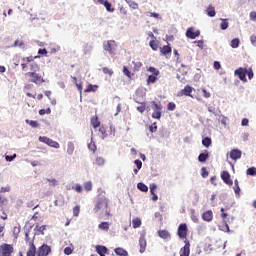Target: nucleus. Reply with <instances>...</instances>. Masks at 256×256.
I'll use <instances>...</instances> for the list:
<instances>
[{"mask_svg": "<svg viewBox=\"0 0 256 256\" xmlns=\"http://www.w3.org/2000/svg\"><path fill=\"white\" fill-rule=\"evenodd\" d=\"M79 213H81V207L80 206H75L73 208V215H74V217H79Z\"/></svg>", "mask_w": 256, "mask_h": 256, "instance_id": "obj_50", "label": "nucleus"}, {"mask_svg": "<svg viewBox=\"0 0 256 256\" xmlns=\"http://www.w3.org/2000/svg\"><path fill=\"white\" fill-rule=\"evenodd\" d=\"M193 91H195L193 87H191L190 85H186L184 89L180 90L177 93V97H191L193 99V95H191Z\"/></svg>", "mask_w": 256, "mask_h": 256, "instance_id": "obj_10", "label": "nucleus"}, {"mask_svg": "<svg viewBox=\"0 0 256 256\" xmlns=\"http://www.w3.org/2000/svg\"><path fill=\"white\" fill-rule=\"evenodd\" d=\"M201 171H202V177H203L204 179L207 178V177H209V171H207V168L203 167V168L201 169Z\"/></svg>", "mask_w": 256, "mask_h": 256, "instance_id": "obj_56", "label": "nucleus"}, {"mask_svg": "<svg viewBox=\"0 0 256 256\" xmlns=\"http://www.w3.org/2000/svg\"><path fill=\"white\" fill-rule=\"evenodd\" d=\"M35 59H39V56H28L21 58L22 71H27V69L30 67V72L26 73V77L30 78V83L42 85V83H45V79H43L41 74L37 73L38 71H41V66H39L37 62H34ZM27 63H30L29 67L27 66Z\"/></svg>", "mask_w": 256, "mask_h": 256, "instance_id": "obj_1", "label": "nucleus"}, {"mask_svg": "<svg viewBox=\"0 0 256 256\" xmlns=\"http://www.w3.org/2000/svg\"><path fill=\"white\" fill-rule=\"evenodd\" d=\"M91 125L97 129V127H101V122L99 121V118L97 116H93L91 118Z\"/></svg>", "mask_w": 256, "mask_h": 256, "instance_id": "obj_28", "label": "nucleus"}, {"mask_svg": "<svg viewBox=\"0 0 256 256\" xmlns=\"http://www.w3.org/2000/svg\"><path fill=\"white\" fill-rule=\"evenodd\" d=\"M140 253H145L147 249V240L145 239V234H141L139 238Z\"/></svg>", "mask_w": 256, "mask_h": 256, "instance_id": "obj_15", "label": "nucleus"}, {"mask_svg": "<svg viewBox=\"0 0 256 256\" xmlns=\"http://www.w3.org/2000/svg\"><path fill=\"white\" fill-rule=\"evenodd\" d=\"M104 5L106 11H108V13H113L115 11V8H113V5L111 4V2L109 1H104V3L102 4Z\"/></svg>", "mask_w": 256, "mask_h": 256, "instance_id": "obj_26", "label": "nucleus"}, {"mask_svg": "<svg viewBox=\"0 0 256 256\" xmlns=\"http://www.w3.org/2000/svg\"><path fill=\"white\" fill-rule=\"evenodd\" d=\"M16 157H17V154H13V155H11V156L7 155V156L5 157V159H6V161L11 162V161H13Z\"/></svg>", "mask_w": 256, "mask_h": 256, "instance_id": "obj_61", "label": "nucleus"}, {"mask_svg": "<svg viewBox=\"0 0 256 256\" xmlns=\"http://www.w3.org/2000/svg\"><path fill=\"white\" fill-rule=\"evenodd\" d=\"M207 159H209V152H207V150L203 153H200L198 156V161L200 163H205V161H207Z\"/></svg>", "mask_w": 256, "mask_h": 256, "instance_id": "obj_20", "label": "nucleus"}, {"mask_svg": "<svg viewBox=\"0 0 256 256\" xmlns=\"http://www.w3.org/2000/svg\"><path fill=\"white\" fill-rule=\"evenodd\" d=\"M13 251L14 248L11 244L4 243L0 245V256H11L13 255Z\"/></svg>", "mask_w": 256, "mask_h": 256, "instance_id": "obj_7", "label": "nucleus"}, {"mask_svg": "<svg viewBox=\"0 0 256 256\" xmlns=\"http://www.w3.org/2000/svg\"><path fill=\"white\" fill-rule=\"evenodd\" d=\"M119 13L120 15H127V8L123 7V6H119Z\"/></svg>", "mask_w": 256, "mask_h": 256, "instance_id": "obj_57", "label": "nucleus"}, {"mask_svg": "<svg viewBox=\"0 0 256 256\" xmlns=\"http://www.w3.org/2000/svg\"><path fill=\"white\" fill-rule=\"evenodd\" d=\"M251 21H256V12H250Z\"/></svg>", "mask_w": 256, "mask_h": 256, "instance_id": "obj_64", "label": "nucleus"}, {"mask_svg": "<svg viewBox=\"0 0 256 256\" xmlns=\"http://www.w3.org/2000/svg\"><path fill=\"white\" fill-rule=\"evenodd\" d=\"M27 125H30V127H33V129H37V127H39V122L35 121V120H26Z\"/></svg>", "mask_w": 256, "mask_h": 256, "instance_id": "obj_32", "label": "nucleus"}, {"mask_svg": "<svg viewBox=\"0 0 256 256\" xmlns=\"http://www.w3.org/2000/svg\"><path fill=\"white\" fill-rule=\"evenodd\" d=\"M234 75L243 83H247V68L240 67L234 71Z\"/></svg>", "mask_w": 256, "mask_h": 256, "instance_id": "obj_9", "label": "nucleus"}, {"mask_svg": "<svg viewBox=\"0 0 256 256\" xmlns=\"http://www.w3.org/2000/svg\"><path fill=\"white\" fill-rule=\"evenodd\" d=\"M126 3H128L129 7L131 9H139V4L137 2L131 1V0H125Z\"/></svg>", "mask_w": 256, "mask_h": 256, "instance_id": "obj_36", "label": "nucleus"}, {"mask_svg": "<svg viewBox=\"0 0 256 256\" xmlns=\"http://www.w3.org/2000/svg\"><path fill=\"white\" fill-rule=\"evenodd\" d=\"M101 231H109V222H102L98 225Z\"/></svg>", "mask_w": 256, "mask_h": 256, "instance_id": "obj_31", "label": "nucleus"}, {"mask_svg": "<svg viewBox=\"0 0 256 256\" xmlns=\"http://www.w3.org/2000/svg\"><path fill=\"white\" fill-rule=\"evenodd\" d=\"M114 252L118 255V256H129V252H127V250L123 249V248H115Z\"/></svg>", "mask_w": 256, "mask_h": 256, "instance_id": "obj_27", "label": "nucleus"}, {"mask_svg": "<svg viewBox=\"0 0 256 256\" xmlns=\"http://www.w3.org/2000/svg\"><path fill=\"white\" fill-rule=\"evenodd\" d=\"M104 51H107L109 55H115V49H117V43L115 40H108L103 43Z\"/></svg>", "mask_w": 256, "mask_h": 256, "instance_id": "obj_6", "label": "nucleus"}, {"mask_svg": "<svg viewBox=\"0 0 256 256\" xmlns=\"http://www.w3.org/2000/svg\"><path fill=\"white\" fill-rule=\"evenodd\" d=\"M184 243H185L184 247L180 249V256H189V254L191 253V250H190L191 244L187 239L184 241Z\"/></svg>", "mask_w": 256, "mask_h": 256, "instance_id": "obj_12", "label": "nucleus"}, {"mask_svg": "<svg viewBox=\"0 0 256 256\" xmlns=\"http://www.w3.org/2000/svg\"><path fill=\"white\" fill-rule=\"evenodd\" d=\"M151 103L154 105V111H161L162 109L161 104H158L155 101H152Z\"/></svg>", "mask_w": 256, "mask_h": 256, "instance_id": "obj_55", "label": "nucleus"}, {"mask_svg": "<svg viewBox=\"0 0 256 256\" xmlns=\"http://www.w3.org/2000/svg\"><path fill=\"white\" fill-rule=\"evenodd\" d=\"M95 165H98V167L105 165V159L103 157H97L95 160Z\"/></svg>", "mask_w": 256, "mask_h": 256, "instance_id": "obj_38", "label": "nucleus"}, {"mask_svg": "<svg viewBox=\"0 0 256 256\" xmlns=\"http://www.w3.org/2000/svg\"><path fill=\"white\" fill-rule=\"evenodd\" d=\"M50 113H51V108H47L46 110L45 109L39 110V115H50Z\"/></svg>", "mask_w": 256, "mask_h": 256, "instance_id": "obj_52", "label": "nucleus"}, {"mask_svg": "<svg viewBox=\"0 0 256 256\" xmlns=\"http://www.w3.org/2000/svg\"><path fill=\"white\" fill-rule=\"evenodd\" d=\"M88 149L90 151H92L93 153H95L97 151V145L95 144V142L91 141L89 144H88Z\"/></svg>", "mask_w": 256, "mask_h": 256, "instance_id": "obj_43", "label": "nucleus"}, {"mask_svg": "<svg viewBox=\"0 0 256 256\" xmlns=\"http://www.w3.org/2000/svg\"><path fill=\"white\" fill-rule=\"evenodd\" d=\"M102 71H103L104 75H110V77H111V75H113V70H111V69H109L107 67H104L102 69Z\"/></svg>", "mask_w": 256, "mask_h": 256, "instance_id": "obj_54", "label": "nucleus"}, {"mask_svg": "<svg viewBox=\"0 0 256 256\" xmlns=\"http://www.w3.org/2000/svg\"><path fill=\"white\" fill-rule=\"evenodd\" d=\"M107 251H108V249H107V247H105V246H101V245H97V246H96V252H97L98 255H100V256H105V255H107Z\"/></svg>", "mask_w": 256, "mask_h": 256, "instance_id": "obj_18", "label": "nucleus"}, {"mask_svg": "<svg viewBox=\"0 0 256 256\" xmlns=\"http://www.w3.org/2000/svg\"><path fill=\"white\" fill-rule=\"evenodd\" d=\"M148 71H149L150 73H152L153 75H155V76H159V70H157V68H155V67H153V66H150V67L148 68Z\"/></svg>", "mask_w": 256, "mask_h": 256, "instance_id": "obj_49", "label": "nucleus"}, {"mask_svg": "<svg viewBox=\"0 0 256 256\" xmlns=\"http://www.w3.org/2000/svg\"><path fill=\"white\" fill-rule=\"evenodd\" d=\"M13 47L23 48L25 47V42H23V40H16L13 44Z\"/></svg>", "mask_w": 256, "mask_h": 256, "instance_id": "obj_45", "label": "nucleus"}, {"mask_svg": "<svg viewBox=\"0 0 256 256\" xmlns=\"http://www.w3.org/2000/svg\"><path fill=\"white\" fill-rule=\"evenodd\" d=\"M51 253V246L43 244L38 249L34 246V252L29 255V252H26V256H49Z\"/></svg>", "mask_w": 256, "mask_h": 256, "instance_id": "obj_4", "label": "nucleus"}, {"mask_svg": "<svg viewBox=\"0 0 256 256\" xmlns=\"http://www.w3.org/2000/svg\"><path fill=\"white\" fill-rule=\"evenodd\" d=\"M246 75H248V79L250 80L253 79V76H254L253 69L252 68L247 69Z\"/></svg>", "mask_w": 256, "mask_h": 256, "instance_id": "obj_58", "label": "nucleus"}, {"mask_svg": "<svg viewBox=\"0 0 256 256\" xmlns=\"http://www.w3.org/2000/svg\"><path fill=\"white\" fill-rule=\"evenodd\" d=\"M73 253V248L71 247H66L64 249V255H71Z\"/></svg>", "mask_w": 256, "mask_h": 256, "instance_id": "obj_60", "label": "nucleus"}, {"mask_svg": "<svg viewBox=\"0 0 256 256\" xmlns=\"http://www.w3.org/2000/svg\"><path fill=\"white\" fill-rule=\"evenodd\" d=\"M206 13L208 17H215L217 15V12L215 11V7L212 5H209L208 8L206 9Z\"/></svg>", "mask_w": 256, "mask_h": 256, "instance_id": "obj_24", "label": "nucleus"}, {"mask_svg": "<svg viewBox=\"0 0 256 256\" xmlns=\"http://www.w3.org/2000/svg\"><path fill=\"white\" fill-rule=\"evenodd\" d=\"M97 89H99L98 85L89 84L87 86V88L84 90V93H95V91H97Z\"/></svg>", "mask_w": 256, "mask_h": 256, "instance_id": "obj_22", "label": "nucleus"}, {"mask_svg": "<svg viewBox=\"0 0 256 256\" xmlns=\"http://www.w3.org/2000/svg\"><path fill=\"white\" fill-rule=\"evenodd\" d=\"M137 188L139 189V191H142V193H147V191H149V187H147V185H145V183L143 182H139L137 184Z\"/></svg>", "mask_w": 256, "mask_h": 256, "instance_id": "obj_29", "label": "nucleus"}, {"mask_svg": "<svg viewBox=\"0 0 256 256\" xmlns=\"http://www.w3.org/2000/svg\"><path fill=\"white\" fill-rule=\"evenodd\" d=\"M229 155L232 161H237V159H241L242 152L239 149H232Z\"/></svg>", "mask_w": 256, "mask_h": 256, "instance_id": "obj_16", "label": "nucleus"}, {"mask_svg": "<svg viewBox=\"0 0 256 256\" xmlns=\"http://www.w3.org/2000/svg\"><path fill=\"white\" fill-rule=\"evenodd\" d=\"M221 24H220V29H222V31H225V29L229 28V22H227V19H221Z\"/></svg>", "mask_w": 256, "mask_h": 256, "instance_id": "obj_34", "label": "nucleus"}, {"mask_svg": "<svg viewBox=\"0 0 256 256\" xmlns=\"http://www.w3.org/2000/svg\"><path fill=\"white\" fill-rule=\"evenodd\" d=\"M11 191V186H5L0 189V193H9Z\"/></svg>", "mask_w": 256, "mask_h": 256, "instance_id": "obj_59", "label": "nucleus"}, {"mask_svg": "<svg viewBox=\"0 0 256 256\" xmlns=\"http://www.w3.org/2000/svg\"><path fill=\"white\" fill-rule=\"evenodd\" d=\"M150 133H156L157 131V122H154L152 125L149 126Z\"/></svg>", "mask_w": 256, "mask_h": 256, "instance_id": "obj_51", "label": "nucleus"}, {"mask_svg": "<svg viewBox=\"0 0 256 256\" xmlns=\"http://www.w3.org/2000/svg\"><path fill=\"white\" fill-rule=\"evenodd\" d=\"M134 163L138 170L141 169V167H143V162H141V160H135Z\"/></svg>", "mask_w": 256, "mask_h": 256, "instance_id": "obj_62", "label": "nucleus"}, {"mask_svg": "<svg viewBox=\"0 0 256 256\" xmlns=\"http://www.w3.org/2000/svg\"><path fill=\"white\" fill-rule=\"evenodd\" d=\"M221 179L226 185H229L230 187L231 185H233V180H231V174H229L227 171H222Z\"/></svg>", "mask_w": 256, "mask_h": 256, "instance_id": "obj_13", "label": "nucleus"}, {"mask_svg": "<svg viewBox=\"0 0 256 256\" xmlns=\"http://www.w3.org/2000/svg\"><path fill=\"white\" fill-rule=\"evenodd\" d=\"M99 135L101 139H107V137H115V127L111 125L108 131L105 126H100Z\"/></svg>", "mask_w": 256, "mask_h": 256, "instance_id": "obj_5", "label": "nucleus"}, {"mask_svg": "<svg viewBox=\"0 0 256 256\" xmlns=\"http://www.w3.org/2000/svg\"><path fill=\"white\" fill-rule=\"evenodd\" d=\"M152 118L161 119V110H154V112L152 113Z\"/></svg>", "mask_w": 256, "mask_h": 256, "instance_id": "obj_48", "label": "nucleus"}, {"mask_svg": "<svg viewBox=\"0 0 256 256\" xmlns=\"http://www.w3.org/2000/svg\"><path fill=\"white\" fill-rule=\"evenodd\" d=\"M231 47H232V49H237V47H239V39L238 38H234L231 41Z\"/></svg>", "mask_w": 256, "mask_h": 256, "instance_id": "obj_47", "label": "nucleus"}, {"mask_svg": "<svg viewBox=\"0 0 256 256\" xmlns=\"http://www.w3.org/2000/svg\"><path fill=\"white\" fill-rule=\"evenodd\" d=\"M25 241L26 245H28V255H33V252H35V233L31 230L25 231Z\"/></svg>", "mask_w": 256, "mask_h": 256, "instance_id": "obj_3", "label": "nucleus"}, {"mask_svg": "<svg viewBox=\"0 0 256 256\" xmlns=\"http://www.w3.org/2000/svg\"><path fill=\"white\" fill-rule=\"evenodd\" d=\"M73 191H76V193H83V187L81 184H76L72 187Z\"/></svg>", "mask_w": 256, "mask_h": 256, "instance_id": "obj_46", "label": "nucleus"}, {"mask_svg": "<svg viewBox=\"0 0 256 256\" xmlns=\"http://www.w3.org/2000/svg\"><path fill=\"white\" fill-rule=\"evenodd\" d=\"M96 213L100 211V213H104L106 217H111V209H109V201L105 196L100 197L95 205Z\"/></svg>", "mask_w": 256, "mask_h": 256, "instance_id": "obj_2", "label": "nucleus"}, {"mask_svg": "<svg viewBox=\"0 0 256 256\" xmlns=\"http://www.w3.org/2000/svg\"><path fill=\"white\" fill-rule=\"evenodd\" d=\"M141 224H142L141 218H139V217L133 218V220H132L133 229H139V227H141Z\"/></svg>", "mask_w": 256, "mask_h": 256, "instance_id": "obj_25", "label": "nucleus"}, {"mask_svg": "<svg viewBox=\"0 0 256 256\" xmlns=\"http://www.w3.org/2000/svg\"><path fill=\"white\" fill-rule=\"evenodd\" d=\"M141 105L137 107V111L139 113H145V109H147V104L145 102H141Z\"/></svg>", "mask_w": 256, "mask_h": 256, "instance_id": "obj_39", "label": "nucleus"}, {"mask_svg": "<svg viewBox=\"0 0 256 256\" xmlns=\"http://www.w3.org/2000/svg\"><path fill=\"white\" fill-rule=\"evenodd\" d=\"M203 221H206L207 223H210V221H213V211L208 210L202 214Z\"/></svg>", "mask_w": 256, "mask_h": 256, "instance_id": "obj_17", "label": "nucleus"}, {"mask_svg": "<svg viewBox=\"0 0 256 256\" xmlns=\"http://www.w3.org/2000/svg\"><path fill=\"white\" fill-rule=\"evenodd\" d=\"M187 233H189V228H187L186 223H182L178 226L177 235L180 239H187Z\"/></svg>", "mask_w": 256, "mask_h": 256, "instance_id": "obj_11", "label": "nucleus"}, {"mask_svg": "<svg viewBox=\"0 0 256 256\" xmlns=\"http://www.w3.org/2000/svg\"><path fill=\"white\" fill-rule=\"evenodd\" d=\"M176 108H177V105H175L174 102L168 103V106H167L168 111H175Z\"/></svg>", "mask_w": 256, "mask_h": 256, "instance_id": "obj_53", "label": "nucleus"}, {"mask_svg": "<svg viewBox=\"0 0 256 256\" xmlns=\"http://www.w3.org/2000/svg\"><path fill=\"white\" fill-rule=\"evenodd\" d=\"M5 237V223L0 222V239Z\"/></svg>", "mask_w": 256, "mask_h": 256, "instance_id": "obj_40", "label": "nucleus"}, {"mask_svg": "<svg viewBox=\"0 0 256 256\" xmlns=\"http://www.w3.org/2000/svg\"><path fill=\"white\" fill-rule=\"evenodd\" d=\"M233 189L236 195H239L241 193V188L239 187V180L234 181Z\"/></svg>", "mask_w": 256, "mask_h": 256, "instance_id": "obj_33", "label": "nucleus"}, {"mask_svg": "<svg viewBox=\"0 0 256 256\" xmlns=\"http://www.w3.org/2000/svg\"><path fill=\"white\" fill-rule=\"evenodd\" d=\"M157 81V76L155 75H150L147 78V85H151V83H155Z\"/></svg>", "mask_w": 256, "mask_h": 256, "instance_id": "obj_44", "label": "nucleus"}, {"mask_svg": "<svg viewBox=\"0 0 256 256\" xmlns=\"http://www.w3.org/2000/svg\"><path fill=\"white\" fill-rule=\"evenodd\" d=\"M158 236L161 239H171V234L167 230H159L158 231Z\"/></svg>", "mask_w": 256, "mask_h": 256, "instance_id": "obj_19", "label": "nucleus"}, {"mask_svg": "<svg viewBox=\"0 0 256 256\" xmlns=\"http://www.w3.org/2000/svg\"><path fill=\"white\" fill-rule=\"evenodd\" d=\"M149 45L152 49V51H158L159 50V41L157 39H153L149 42Z\"/></svg>", "mask_w": 256, "mask_h": 256, "instance_id": "obj_23", "label": "nucleus"}, {"mask_svg": "<svg viewBox=\"0 0 256 256\" xmlns=\"http://www.w3.org/2000/svg\"><path fill=\"white\" fill-rule=\"evenodd\" d=\"M45 229H47V225H42V226L37 225L35 228L37 235H45V232H44Z\"/></svg>", "mask_w": 256, "mask_h": 256, "instance_id": "obj_30", "label": "nucleus"}, {"mask_svg": "<svg viewBox=\"0 0 256 256\" xmlns=\"http://www.w3.org/2000/svg\"><path fill=\"white\" fill-rule=\"evenodd\" d=\"M201 35V32L199 30L195 31L193 28H188L186 31V37L188 39H197Z\"/></svg>", "mask_w": 256, "mask_h": 256, "instance_id": "obj_14", "label": "nucleus"}, {"mask_svg": "<svg viewBox=\"0 0 256 256\" xmlns=\"http://www.w3.org/2000/svg\"><path fill=\"white\" fill-rule=\"evenodd\" d=\"M39 141L41 143H45L49 147H53V149H59V147H60L59 142L54 141L53 139H51L47 136H40Z\"/></svg>", "mask_w": 256, "mask_h": 256, "instance_id": "obj_8", "label": "nucleus"}, {"mask_svg": "<svg viewBox=\"0 0 256 256\" xmlns=\"http://www.w3.org/2000/svg\"><path fill=\"white\" fill-rule=\"evenodd\" d=\"M250 41H251L253 47H256V36H255V35H252V36L250 37Z\"/></svg>", "mask_w": 256, "mask_h": 256, "instance_id": "obj_63", "label": "nucleus"}, {"mask_svg": "<svg viewBox=\"0 0 256 256\" xmlns=\"http://www.w3.org/2000/svg\"><path fill=\"white\" fill-rule=\"evenodd\" d=\"M84 189L85 191H92L93 189V183H91V181L85 182L84 183Z\"/></svg>", "mask_w": 256, "mask_h": 256, "instance_id": "obj_42", "label": "nucleus"}, {"mask_svg": "<svg viewBox=\"0 0 256 256\" xmlns=\"http://www.w3.org/2000/svg\"><path fill=\"white\" fill-rule=\"evenodd\" d=\"M171 51H173V49L169 45H165L163 47H160V53L162 55H169L171 53Z\"/></svg>", "mask_w": 256, "mask_h": 256, "instance_id": "obj_21", "label": "nucleus"}, {"mask_svg": "<svg viewBox=\"0 0 256 256\" xmlns=\"http://www.w3.org/2000/svg\"><path fill=\"white\" fill-rule=\"evenodd\" d=\"M211 143L212 141H211V138L209 137H205L204 139H202V145L204 147H211Z\"/></svg>", "mask_w": 256, "mask_h": 256, "instance_id": "obj_35", "label": "nucleus"}, {"mask_svg": "<svg viewBox=\"0 0 256 256\" xmlns=\"http://www.w3.org/2000/svg\"><path fill=\"white\" fill-rule=\"evenodd\" d=\"M247 175H251V177L256 176V168L255 167H250L246 171Z\"/></svg>", "mask_w": 256, "mask_h": 256, "instance_id": "obj_41", "label": "nucleus"}, {"mask_svg": "<svg viewBox=\"0 0 256 256\" xmlns=\"http://www.w3.org/2000/svg\"><path fill=\"white\" fill-rule=\"evenodd\" d=\"M46 181H48L50 187H57V185H59V182L55 178H52V179L47 178Z\"/></svg>", "mask_w": 256, "mask_h": 256, "instance_id": "obj_37", "label": "nucleus"}]
</instances>
